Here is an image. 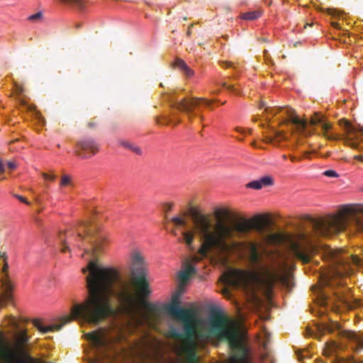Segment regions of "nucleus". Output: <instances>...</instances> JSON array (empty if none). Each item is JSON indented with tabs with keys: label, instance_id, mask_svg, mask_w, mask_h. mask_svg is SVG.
Here are the masks:
<instances>
[{
	"label": "nucleus",
	"instance_id": "f257e3e1",
	"mask_svg": "<svg viewBox=\"0 0 363 363\" xmlns=\"http://www.w3.org/2000/svg\"><path fill=\"white\" fill-rule=\"evenodd\" d=\"M130 282L134 289L131 291L122 279L120 272L111 267H105L96 259L90 260L82 273L86 277L88 294L82 303H74L71 309V317H64L61 324L48 327L42 325L40 320L33 321V325L42 333L60 330L72 319H79L89 324L98 325L113 313L111 298L115 296L121 313L133 318L139 309L145 310L144 318L150 325L157 323L162 313V308L157 303L145 300L151 294L147 279V267L143 255L133 250L130 255Z\"/></svg>",
	"mask_w": 363,
	"mask_h": 363
},
{
	"label": "nucleus",
	"instance_id": "f03ea898",
	"mask_svg": "<svg viewBox=\"0 0 363 363\" xmlns=\"http://www.w3.org/2000/svg\"><path fill=\"white\" fill-rule=\"evenodd\" d=\"M190 213L194 218L196 231L202 241L198 253L206 257L210 253H227L239 247L246 250L249 255L260 252V244L248 240L238 242L233 238H244L255 230L262 234L269 220L266 215H257L251 218H240L232 227L223 223L213 225L208 216L199 213L194 208Z\"/></svg>",
	"mask_w": 363,
	"mask_h": 363
},
{
	"label": "nucleus",
	"instance_id": "7ed1b4c3",
	"mask_svg": "<svg viewBox=\"0 0 363 363\" xmlns=\"http://www.w3.org/2000/svg\"><path fill=\"white\" fill-rule=\"evenodd\" d=\"M349 210L339 215L330 216L328 218H309L312 233L300 231L296 235L277 233V245L288 243L290 245L293 255L303 264L311 262L316 249L313 244V236L328 237L338 232L345 230L349 223L352 222L354 227L363 233V214L352 216L350 218Z\"/></svg>",
	"mask_w": 363,
	"mask_h": 363
},
{
	"label": "nucleus",
	"instance_id": "20e7f679",
	"mask_svg": "<svg viewBox=\"0 0 363 363\" xmlns=\"http://www.w3.org/2000/svg\"><path fill=\"white\" fill-rule=\"evenodd\" d=\"M168 312L182 323L183 331L172 332V336L185 342V354L187 363H199L196 352V345L199 342H207L211 340L209 335V328L206 331L199 330L196 327L197 320L196 312L192 308H184L177 304H172L168 308Z\"/></svg>",
	"mask_w": 363,
	"mask_h": 363
},
{
	"label": "nucleus",
	"instance_id": "39448f33",
	"mask_svg": "<svg viewBox=\"0 0 363 363\" xmlns=\"http://www.w3.org/2000/svg\"><path fill=\"white\" fill-rule=\"evenodd\" d=\"M261 252L249 255V261L253 271L231 269L223 275L222 281L225 285L233 288H242L245 290H250L254 285L264 282L267 286H271L274 281V275L261 262Z\"/></svg>",
	"mask_w": 363,
	"mask_h": 363
},
{
	"label": "nucleus",
	"instance_id": "423d86ee",
	"mask_svg": "<svg viewBox=\"0 0 363 363\" xmlns=\"http://www.w3.org/2000/svg\"><path fill=\"white\" fill-rule=\"evenodd\" d=\"M208 325L211 339L228 342L233 350L230 358L231 363H246L247 350L240 342L239 330L235 322L217 312L210 316Z\"/></svg>",
	"mask_w": 363,
	"mask_h": 363
},
{
	"label": "nucleus",
	"instance_id": "0eeeda50",
	"mask_svg": "<svg viewBox=\"0 0 363 363\" xmlns=\"http://www.w3.org/2000/svg\"><path fill=\"white\" fill-rule=\"evenodd\" d=\"M85 237L89 238L91 245L90 250H85L86 253H91L93 257H96L103 251L106 244V238L104 235L98 233L89 222H80L79 226L70 232L67 238L71 242L80 247Z\"/></svg>",
	"mask_w": 363,
	"mask_h": 363
},
{
	"label": "nucleus",
	"instance_id": "6e6552de",
	"mask_svg": "<svg viewBox=\"0 0 363 363\" xmlns=\"http://www.w3.org/2000/svg\"><path fill=\"white\" fill-rule=\"evenodd\" d=\"M259 108H264L267 114L271 116L281 113L280 124L288 125L289 123H292L295 125L296 130L298 134L307 137L314 133L313 130L308 128L307 121L300 119L295 116L294 110L288 106H267L264 102H262L259 105Z\"/></svg>",
	"mask_w": 363,
	"mask_h": 363
},
{
	"label": "nucleus",
	"instance_id": "1a4fd4ad",
	"mask_svg": "<svg viewBox=\"0 0 363 363\" xmlns=\"http://www.w3.org/2000/svg\"><path fill=\"white\" fill-rule=\"evenodd\" d=\"M321 256L324 260L332 264L334 274L338 276L347 274L350 270V265L357 264L359 262L357 257L329 247L323 249Z\"/></svg>",
	"mask_w": 363,
	"mask_h": 363
},
{
	"label": "nucleus",
	"instance_id": "9d476101",
	"mask_svg": "<svg viewBox=\"0 0 363 363\" xmlns=\"http://www.w3.org/2000/svg\"><path fill=\"white\" fill-rule=\"evenodd\" d=\"M318 330L320 332L323 333H336L337 335L339 337L355 342L358 346L356 350H359V347L362 348L363 347V336L355 332L342 329L340 324L337 321L330 320V322L325 323L321 326H318Z\"/></svg>",
	"mask_w": 363,
	"mask_h": 363
},
{
	"label": "nucleus",
	"instance_id": "9b49d317",
	"mask_svg": "<svg viewBox=\"0 0 363 363\" xmlns=\"http://www.w3.org/2000/svg\"><path fill=\"white\" fill-rule=\"evenodd\" d=\"M8 256L6 252H0V266H2L1 272L2 274L1 281V286L4 289V293L0 294V305L9 302L12 299L11 291L13 285L9 277L8 270L9 264L7 262Z\"/></svg>",
	"mask_w": 363,
	"mask_h": 363
},
{
	"label": "nucleus",
	"instance_id": "f8f14e48",
	"mask_svg": "<svg viewBox=\"0 0 363 363\" xmlns=\"http://www.w3.org/2000/svg\"><path fill=\"white\" fill-rule=\"evenodd\" d=\"M201 101H204L208 106H209L212 102V101L207 100L204 98L184 97L180 100H174L172 101V106L174 108L186 113L191 120L194 108L197 106Z\"/></svg>",
	"mask_w": 363,
	"mask_h": 363
},
{
	"label": "nucleus",
	"instance_id": "ddd939ff",
	"mask_svg": "<svg viewBox=\"0 0 363 363\" xmlns=\"http://www.w3.org/2000/svg\"><path fill=\"white\" fill-rule=\"evenodd\" d=\"M85 335L93 348L98 351L105 350L109 347V340L101 330L93 331Z\"/></svg>",
	"mask_w": 363,
	"mask_h": 363
},
{
	"label": "nucleus",
	"instance_id": "4468645a",
	"mask_svg": "<svg viewBox=\"0 0 363 363\" xmlns=\"http://www.w3.org/2000/svg\"><path fill=\"white\" fill-rule=\"evenodd\" d=\"M77 146L84 152L76 150L75 154L83 159L90 157L91 155L96 154L99 151L98 144L94 140L91 139L79 141Z\"/></svg>",
	"mask_w": 363,
	"mask_h": 363
},
{
	"label": "nucleus",
	"instance_id": "2eb2a0df",
	"mask_svg": "<svg viewBox=\"0 0 363 363\" xmlns=\"http://www.w3.org/2000/svg\"><path fill=\"white\" fill-rule=\"evenodd\" d=\"M273 184V179L271 177L267 176L262 177L258 180H254L246 184V187L253 189H261L264 186H268Z\"/></svg>",
	"mask_w": 363,
	"mask_h": 363
},
{
	"label": "nucleus",
	"instance_id": "dca6fc26",
	"mask_svg": "<svg viewBox=\"0 0 363 363\" xmlns=\"http://www.w3.org/2000/svg\"><path fill=\"white\" fill-rule=\"evenodd\" d=\"M286 139V135L281 131L272 129L268 135L264 137V141L268 143H279Z\"/></svg>",
	"mask_w": 363,
	"mask_h": 363
},
{
	"label": "nucleus",
	"instance_id": "f3484780",
	"mask_svg": "<svg viewBox=\"0 0 363 363\" xmlns=\"http://www.w3.org/2000/svg\"><path fill=\"white\" fill-rule=\"evenodd\" d=\"M27 330H18L15 333L14 338L15 342L17 347L20 349L23 348V347L26 345L29 340L30 337L27 334Z\"/></svg>",
	"mask_w": 363,
	"mask_h": 363
},
{
	"label": "nucleus",
	"instance_id": "a211bd4d",
	"mask_svg": "<svg viewBox=\"0 0 363 363\" xmlns=\"http://www.w3.org/2000/svg\"><path fill=\"white\" fill-rule=\"evenodd\" d=\"M192 208H194L199 213H201L196 208H195V207H190L189 209V213L191 216V218H193V216H191V214L190 213V211ZM192 222L194 223V233H192V232H183L182 235H183V237H184V242H186V244L188 246H191L192 245L193 242H194V234H196L198 236V238L199 239V241L201 242V245L202 244V241L200 239V237L199 236V235L197 234V233L196 231V227H195V223L194 222V218H192Z\"/></svg>",
	"mask_w": 363,
	"mask_h": 363
},
{
	"label": "nucleus",
	"instance_id": "6ab92c4d",
	"mask_svg": "<svg viewBox=\"0 0 363 363\" xmlns=\"http://www.w3.org/2000/svg\"><path fill=\"white\" fill-rule=\"evenodd\" d=\"M196 273V269L195 267L191 264H188L185 269L180 272L179 274V281L182 283H186L190 277Z\"/></svg>",
	"mask_w": 363,
	"mask_h": 363
},
{
	"label": "nucleus",
	"instance_id": "aec40b11",
	"mask_svg": "<svg viewBox=\"0 0 363 363\" xmlns=\"http://www.w3.org/2000/svg\"><path fill=\"white\" fill-rule=\"evenodd\" d=\"M174 67L179 69L187 77H191L194 74V71L182 59L177 58L174 63Z\"/></svg>",
	"mask_w": 363,
	"mask_h": 363
},
{
	"label": "nucleus",
	"instance_id": "412c9836",
	"mask_svg": "<svg viewBox=\"0 0 363 363\" xmlns=\"http://www.w3.org/2000/svg\"><path fill=\"white\" fill-rule=\"evenodd\" d=\"M322 130H323V136L330 140H337L340 137L334 133H330L329 130L332 128V125L329 123H327L324 121L320 125Z\"/></svg>",
	"mask_w": 363,
	"mask_h": 363
},
{
	"label": "nucleus",
	"instance_id": "4be33fe9",
	"mask_svg": "<svg viewBox=\"0 0 363 363\" xmlns=\"http://www.w3.org/2000/svg\"><path fill=\"white\" fill-rule=\"evenodd\" d=\"M214 215L218 220H223L230 217V211L226 208H216L214 210Z\"/></svg>",
	"mask_w": 363,
	"mask_h": 363
},
{
	"label": "nucleus",
	"instance_id": "5701e85b",
	"mask_svg": "<svg viewBox=\"0 0 363 363\" xmlns=\"http://www.w3.org/2000/svg\"><path fill=\"white\" fill-rule=\"evenodd\" d=\"M119 144L125 148L129 149L137 155H141L142 151L138 146L135 145L128 140H119Z\"/></svg>",
	"mask_w": 363,
	"mask_h": 363
},
{
	"label": "nucleus",
	"instance_id": "b1692460",
	"mask_svg": "<svg viewBox=\"0 0 363 363\" xmlns=\"http://www.w3.org/2000/svg\"><path fill=\"white\" fill-rule=\"evenodd\" d=\"M337 301L344 305L345 307H351V302L347 296L342 293H335V294Z\"/></svg>",
	"mask_w": 363,
	"mask_h": 363
},
{
	"label": "nucleus",
	"instance_id": "393cba45",
	"mask_svg": "<svg viewBox=\"0 0 363 363\" xmlns=\"http://www.w3.org/2000/svg\"><path fill=\"white\" fill-rule=\"evenodd\" d=\"M62 3L75 7L78 9H83L84 7V0H60Z\"/></svg>",
	"mask_w": 363,
	"mask_h": 363
},
{
	"label": "nucleus",
	"instance_id": "a878e982",
	"mask_svg": "<svg viewBox=\"0 0 363 363\" xmlns=\"http://www.w3.org/2000/svg\"><path fill=\"white\" fill-rule=\"evenodd\" d=\"M261 16V12L258 11H252L243 13L242 18L245 20H255Z\"/></svg>",
	"mask_w": 363,
	"mask_h": 363
},
{
	"label": "nucleus",
	"instance_id": "bb28decb",
	"mask_svg": "<svg viewBox=\"0 0 363 363\" xmlns=\"http://www.w3.org/2000/svg\"><path fill=\"white\" fill-rule=\"evenodd\" d=\"M325 120L323 116H320L318 113H314L309 123L311 125H320Z\"/></svg>",
	"mask_w": 363,
	"mask_h": 363
},
{
	"label": "nucleus",
	"instance_id": "cd10ccee",
	"mask_svg": "<svg viewBox=\"0 0 363 363\" xmlns=\"http://www.w3.org/2000/svg\"><path fill=\"white\" fill-rule=\"evenodd\" d=\"M59 239L60 240L62 248L61 252H65L66 251H69L70 249L69 246L67 245V236L65 233H62L59 235Z\"/></svg>",
	"mask_w": 363,
	"mask_h": 363
},
{
	"label": "nucleus",
	"instance_id": "c85d7f7f",
	"mask_svg": "<svg viewBox=\"0 0 363 363\" xmlns=\"http://www.w3.org/2000/svg\"><path fill=\"white\" fill-rule=\"evenodd\" d=\"M341 124L344 125L347 133L352 134L354 132L355 128L348 121L342 119L341 121Z\"/></svg>",
	"mask_w": 363,
	"mask_h": 363
},
{
	"label": "nucleus",
	"instance_id": "c756f323",
	"mask_svg": "<svg viewBox=\"0 0 363 363\" xmlns=\"http://www.w3.org/2000/svg\"><path fill=\"white\" fill-rule=\"evenodd\" d=\"M42 17H43L42 12H38L35 14H33V15L28 16V20L30 21L37 22V21H40L42 18Z\"/></svg>",
	"mask_w": 363,
	"mask_h": 363
},
{
	"label": "nucleus",
	"instance_id": "7c9ffc66",
	"mask_svg": "<svg viewBox=\"0 0 363 363\" xmlns=\"http://www.w3.org/2000/svg\"><path fill=\"white\" fill-rule=\"evenodd\" d=\"M172 221L177 226H184L186 225V221L184 219L180 217H174L172 219Z\"/></svg>",
	"mask_w": 363,
	"mask_h": 363
},
{
	"label": "nucleus",
	"instance_id": "2f4dec72",
	"mask_svg": "<svg viewBox=\"0 0 363 363\" xmlns=\"http://www.w3.org/2000/svg\"><path fill=\"white\" fill-rule=\"evenodd\" d=\"M223 86L225 87L226 89H228L229 91H230L231 92L234 93L235 94H240V91L236 89L234 86L233 85H228L225 82L223 84Z\"/></svg>",
	"mask_w": 363,
	"mask_h": 363
},
{
	"label": "nucleus",
	"instance_id": "473e14b6",
	"mask_svg": "<svg viewBox=\"0 0 363 363\" xmlns=\"http://www.w3.org/2000/svg\"><path fill=\"white\" fill-rule=\"evenodd\" d=\"M323 174L325 176L329 177H337L338 174L334 170H326L323 172Z\"/></svg>",
	"mask_w": 363,
	"mask_h": 363
},
{
	"label": "nucleus",
	"instance_id": "72a5a7b5",
	"mask_svg": "<svg viewBox=\"0 0 363 363\" xmlns=\"http://www.w3.org/2000/svg\"><path fill=\"white\" fill-rule=\"evenodd\" d=\"M70 184V178L67 175H64L62 177L60 185L65 186Z\"/></svg>",
	"mask_w": 363,
	"mask_h": 363
},
{
	"label": "nucleus",
	"instance_id": "f704fd0d",
	"mask_svg": "<svg viewBox=\"0 0 363 363\" xmlns=\"http://www.w3.org/2000/svg\"><path fill=\"white\" fill-rule=\"evenodd\" d=\"M11 326H13V328H15L16 329H18L19 328V325H18V323L17 322L16 318L14 317H11L10 319H9V323Z\"/></svg>",
	"mask_w": 363,
	"mask_h": 363
},
{
	"label": "nucleus",
	"instance_id": "c9c22d12",
	"mask_svg": "<svg viewBox=\"0 0 363 363\" xmlns=\"http://www.w3.org/2000/svg\"><path fill=\"white\" fill-rule=\"evenodd\" d=\"M42 176L45 179L50 180V181H54L56 178L55 175H54V174L50 175L46 173H42Z\"/></svg>",
	"mask_w": 363,
	"mask_h": 363
},
{
	"label": "nucleus",
	"instance_id": "e433bc0d",
	"mask_svg": "<svg viewBox=\"0 0 363 363\" xmlns=\"http://www.w3.org/2000/svg\"><path fill=\"white\" fill-rule=\"evenodd\" d=\"M14 196L18 199L19 201H21V202L26 203V204H28L29 205L30 203L26 200V199L22 196H20V195H18V194H15Z\"/></svg>",
	"mask_w": 363,
	"mask_h": 363
},
{
	"label": "nucleus",
	"instance_id": "4c0bfd02",
	"mask_svg": "<svg viewBox=\"0 0 363 363\" xmlns=\"http://www.w3.org/2000/svg\"><path fill=\"white\" fill-rule=\"evenodd\" d=\"M14 86L16 94H21L23 92V89L22 86H19L16 83H15Z\"/></svg>",
	"mask_w": 363,
	"mask_h": 363
},
{
	"label": "nucleus",
	"instance_id": "58836bf2",
	"mask_svg": "<svg viewBox=\"0 0 363 363\" xmlns=\"http://www.w3.org/2000/svg\"><path fill=\"white\" fill-rule=\"evenodd\" d=\"M7 166L11 169H14L16 167V163L11 161L8 162Z\"/></svg>",
	"mask_w": 363,
	"mask_h": 363
},
{
	"label": "nucleus",
	"instance_id": "ea45409f",
	"mask_svg": "<svg viewBox=\"0 0 363 363\" xmlns=\"http://www.w3.org/2000/svg\"><path fill=\"white\" fill-rule=\"evenodd\" d=\"M221 66L223 67H225V68L231 67H232V63L229 62H221Z\"/></svg>",
	"mask_w": 363,
	"mask_h": 363
},
{
	"label": "nucleus",
	"instance_id": "a19ab883",
	"mask_svg": "<svg viewBox=\"0 0 363 363\" xmlns=\"http://www.w3.org/2000/svg\"><path fill=\"white\" fill-rule=\"evenodd\" d=\"M18 103L21 105V106H28L26 101L23 100V99H18ZM28 108H30V107H28Z\"/></svg>",
	"mask_w": 363,
	"mask_h": 363
},
{
	"label": "nucleus",
	"instance_id": "79ce46f5",
	"mask_svg": "<svg viewBox=\"0 0 363 363\" xmlns=\"http://www.w3.org/2000/svg\"><path fill=\"white\" fill-rule=\"evenodd\" d=\"M354 158L357 160H359L362 162H363V155H355L354 157Z\"/></svg>",
	"mask_w": 363,
	"mask_h": 363
},
{
	"label": "nucleus",
	"instance_id": "37998d69",
	"mask_svg": "<svg viewBox=\"0 0 363 363\" xmlns=\"http://www.w3.org/2000/svg\"><path fill=\"white\" fill-rule=\"evenodd\" d=\"M348 145L350 146H351L353 148H357V144L354 142H352V141H349L348 142Z\"/></svg>",
	"mask_w": 363,
	"mask_h": 363
},
{
	"label": "nucleus",
	"instance_id": "c03bdc74",
	"mask_svg": "<svg viewBox=\"0 0 363 363\" xmlns=\"http://www.w3.org/2000/svg\"><path fill=\"white\" fill-rule=\"evenodd\" d=\"M96 126V123H95L94 121H91L88 123V127L90 128H94Z\"/></svg>",
	"mask_w": 363,
	"mask_h": 363
},
{
	"label": "nucleus",
	"instance_id": "a18cd8bd",
	"mask_svg": "<svg viewBox=\"0 0 363 363\" xmlns=\"http://www.w3.org/2000/svg\"><path fill=\"white\" fill-rule=\"evenodd\" d=\"M337 347H338V345L335 342H333V345L330 348V352H334L333 350H335Z\"/></svg>",
	"mask_w": 363,
	"mask_h": 363
},
{
	"label": "nucleus",
	"instance_id": "49530a36",
	"mask_svg": "<svg viewBox=\"0 0 363 363\" xmlns=\"http://www.w3.org/2000/svg\"><path fill=\"white\" fill-rule=\"evenodd\" d=\"M192 259H193V261H194V262H199L201 259V257H198V256H196V255H195V256H194V257H192Z\"/></svg>",
	"mask_w": 363,
	"mask_h": 363
},
{
	"label": "nucleus",
	"instance_id": "de8ad7c7",
	"mask_svg": "<svg viewBox=\"0 0 363 363\" xmlns=\"http://www.w3.org/2000/svg\"><path fill=\"white\" fill-rule=\"evenodd\" d=\"M4 172V166L0 160V174Z\"/></svg>",
	"mask_w": 363,
	"mask_h": 363
},
{
	"label": "nucleus",
	"instance_id": "09e8293b",
	"mask_svg": "<svg viewBox=\"0 0 363 363\" xmlns=\"http://www.w3.org/2000/svg\"><path fill=\"white\" fill-rule=\"evenodd\" d=\"M167 206V208H166V211H170L172 209V203H167L166 204Z\"/></svg>",
	"mask_w": 363,
	"mask_h": 363
},
{
	"label": "nucleus",
	"instance_id": "8fccbe9b",
	"mask_svg": "<svg viewBox=\"0 0 363 363\" xmlns=\"http://www.w3.org/2000/svg\"><path fill=\"white\" fill-rule=\"evenodd\" d=\"M192 26H193V24H191V25H190V26L189 27V29H188L187 33H186V35H187L188 36H190V35H191V31L190 28H191V27H192Z\"/></svg>",
	"mask_w": 363,
	"mask_h": 363
},
{
	"label": "nucleus",
	"instance_id": "3c124183",
	"mask_svg": "<svg viewBox=\"0 0 363 363\" xmlns=\"http://www.w3.org/2000/svg\"><path fill=\"white\" fill-rule=\"evenodd\" d=\"M223 294H228L229 293L228 289H225L223 291Z\"/></svg>",
	"mask_w": 363,
	"mask_h": 363
},
{
	"label": "nucleus",
	"instance_id": "603ef678",
	"mask_svg": "<svg viewBox=\"0 0 363 363\" xmlns=\"http://www.w3.org/2000/svg\"><path fill=\"white\" fill-rule=\"evenodd\" d=\"M325 285H330V279H327L325 283Z\"/></svg>",
	"mask_w": 363,
	"mask_h": 363
},
{
	"label": "nucleus",
	"instance_id": "864d4df0",
	"mask_svg": "<svg viewBox=\"0 0 363 363\" xmlns=\"http://www.w3.org/2000/svg\"><path fill=\"white\" fill-rule=\"evenodd\" d=\"M291 161H293V162H294V161H296V157H292L291 158Z\"/></svg>",
	"mask_w": 363,
	"mask_h": 363
},
{
	"label": "nucleus",
	"instance_id": "5fc2aeb1",
	"mask_svg": "<svg viewBox=\"0 0 363 363\" xmlns=\"http://www.w3.org/2000/svg\"><path fill=\"white\" fill-rule=\"evenodd\" d=\"M200 118H201V121H203V116H200Z\"/></svg>",
	"mask_w": 363,
	"mask_h": 363
},
{
	"label": "nucleus",
	"instance_id": "6e6d98bb",
	"mask_svg": "<svg viewBox=\"0 0 363 363\" xmlns=\"http://www.w3.org/2000/svg\"><path fill=\"white\" fill-rule=\"evenodd\" d=\"M19 363H27L26 361H21Z\"/></svg>",
	"mask_w": 363,
	"mask_h": 363
}]
</instances>
